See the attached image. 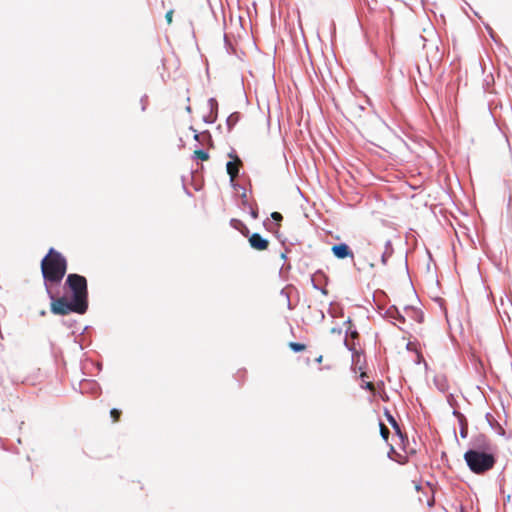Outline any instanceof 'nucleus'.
Segmentation results:
<instances>
[{
  "label": "nucleus",
  "mask_w": 512,
  "mask_h": 512,
  "mask_svg": "<svg viewBox=\"0 0 512 512\" xmlns=\"http://www.w3.org/2000/svg\"><path fill=\"white\" fill-rule=\"evenodd\" d=\"M498 447L483 433L473 435L463 455L468 469L475 475L491 471L498 462Z\"/></svg>",
  "instance_id": "1"
},
{
  "label": "nucleus",
  "mask_w": 512,
  "mask_h": 512,
  "mask_svg": "<svg viewBox=\"0 0 512 512\" xmlns=\"http://www.w3.org/2000/svg\"><path fill=\"white\" fill-rule=\"evenodd\" d=\"M67 269L68 262L66 257L54 247H50L40 261L44 288H56L58 290L66 276Z\"/></svg>",
  "instance_id": "2"
},
{
  "label": "nucleus",
  "mask_w": 512,
  "mask_h": 512,
  "mask_svg": "<svg viewBox=\"0 0 512 512\" xmlns=\"http://www.w3.org/2000/svg\"><path fill=\"white\" fill-rule=\"evenodd\" d=\"M63 289L71 295V299L88 311L89 291L87 278L78 273L66 275Z\"/></svg>",
  "instance_id": "3"
},
{
  "label": "nucleus",
  "mask_w": 512,
  "mask_h": 512,
  "mask_svg": "<svg viewBox=\"0 0 512 512\" xmlns=\"http://www.w3.org/2000/svg\"><path fill=\"white\" fill-rule=\"evenodd\" d=\"M48 299L50 300V312L58 316H66L71 313L84 315L87 310L81 307L73 299H67L65 296H57L59 289H45Z\"/></svg>",
  "instance_id": "4"
},
{
  "label": "nucleus",
  "mask_w": 512,
  "mask_h": 512,
  "mask_svg": "<svg viewBox=\"0 0 512 512\" xmlns=\"http://www.w3.org/2000/svg\"><path fill=\"white\" fill-rule=\"evenodd\" d=\"M311 285L313 289L321 292L322 295L327 296V285L329 283L328 275L322 270L318 269L311 275Z\"/></svg>",
  "instance_id": "5"
},
{
  "label": "nucleus",
  "mask_w": 512,
  "mask_h": 512,
  "mask_svg": "<svg viewBox=\"0 0 512 512\" xmlns=\"http://www.w3.org/2000/svg\"><path fill=\"white\" fill-rule=\"evenodd\" d=\"M343 345L351 353V371L354 373H356L357 370L362 371V367H357V365L360 362V358L365 355L364 350L357 349L356 347L358 344L354 342L351 343L347 338L343 339Z\"/></svg>",
  "instance_id": "6"
},
{
  "label": "nucleus",
  "mask_w": 512,
  "mask_h": 512,
  "mask_svg": "<svg viewBox=\"0 0 512 512\" xmlns=\"http://www.w3.org/2000/svg\"><path fill=\"white\" fill-rule=\"evenodd\" d=\"M343 345L351 353V371L354 373H356L357 370L362 371V367H357V365L360 362V358L365 355L364 350L357 349L356 347L358 344L354 342L351 343L347 338L343 339Z\"/></svg>",
  "instance_id": "7"
},
{
  "label": "nucleus",
  "mask_w": 512,
  "mask_h": 512,
  "mask_svg": "<svg viewBox=\"0 0 512 512\" xmlns=\"http://www.w3.org/2000/svg\"><path fill=\"white\" fill-rule=\"evenodd\" d=\"M245 237L248 239V243L251 249L255 251H265L268 249L270 241L269 239L263 237L258 232L246 234Z\"/></svg>",
  "instance_id": "8"
},
{
  "label": "nucleus",
  "mask_w": 512,
  "mask_h": 512,
  "mask_svg": "<svg viewBox=\"0 0 512 512\" xmlns=\"http://www.w3.org/2000/svg\"><path fill=\"white\" fill-rule=\"evenodd\" d=\"M79 392L81 394H90L94 398L100 396L102 389L96 380L82 379L79 382Z\"/></svg>",
  "instance_id": "9"
},
{
  "label": "nucleus",
  "mask_w": 512,
  "mask_h": 512,
  "mask_svg": "<svg viewBox=\"0 0 512 512\" xmlns=\"http://www.w3.org/2000/svg\"><path fill=\"white\" fill-rule=\"evenodd\" d=\"M333 256L338 260L351 258L354 260V252L346 242L335 243L331 247Z\"/></svg>",
  "instance_id": "10"
},
{
  "label": "nucleus",
  "mask_w": 512,
  "mask_h": 512,
  "mask_svg": "<svg viewBox=\"0 0 512 512\" xmlns=\"http://www.w3.org/2000/svg\"><path fill=\"white\" fill-rule=\"evenodd\" d=\"M383 414L387 422L393 428L395 434L399 437V439L402 442L406 441L408 439L407 435L401 431L398 422L396 421L395 417L392 415L391 411L387 407H384Z\"/></svg>",
  "instance_id": "11"
},
{
  "label": "nucleus",
  "mask_w": 512,
  "mask_h": 512,
  "mask_svg": "<svg viewBox=\"0 0 512 512\" xmlns=\"http://www.w3.org/2000/svg\"><path fill=\"white\" fill-rule=\"evenodd\" d=\"M404 311L409 314V316L416 321L417 323H423L424 322V312L413 305H406L404 307Z\"/></svg>",
  "instance_id": "12"
},
{
  "label": "nucleus",
  "mask_w": 512,
  "mask_h": 512,
  "mask_svg": "<svg viewBox=\"0 0 512 512\" xmlns=\"http://www.w3.org/2000/svg\"><path fill=\"white\" fill-rule=\"evenodd\" d=\"M389 316L390 318L400 322L405 323L406 318L405 316L400 312L399 308L396 305H391L383 314V317Z\"/></svg>",
  "instance_id": "13"
},
{
  "label": "nucleus",
  "mask_w": 512,
  "mask_h": 512,
  "mask_svg": "<svg viewBox=\"0 0 512 512\" xmlns=\"http://www.w3.org/2000/svg\"><path fill=\"white\" fill-rule=\"evenodd\" d=\"M485 419H486L487 423L489 424V426L491 427V429L494 430L499 436L505 435L504 428L501 426L500 423H498L494 419L493 415L490 412H487L485 414Z\"/></svg>",
  "instance_id": "14"
},
{
  "label": "nucleus",
  "mask_w": 512,
  "mask_h": 512,
  "mask_svg": "<svg viewBox=\"0 0 512 512\" xmlns=\"http://www.w3.org/2000/svg\"><path fill=\"white\" fill-rule=\"evenodd\" d=\"M283 220V216L280 212H272L270 218H266L263 221V226L267 231H271L272 224H279Z\"/></svg>",
  "instance_id": "15"
},
{
  "label": "nucleus",
  "mask_w": 512,
  "mask_h": 512,
  "mask_svg": "<svg viewBox=\"0 0 512 512\" xmlns=\"http://www.w3.org/2000/svg\"><path fill=\"white\" fill-rule=\"evenodd\" d=\"M433 382L436 388L442 393L447 392V390L449 389L448 380L444 374L435 375L433 378Z\"/></svg>",
  "instance_id": "16"
},
{
  "label": "nucleus",
  "mask_w": 512,
  "mask_h": 512,
  "mask_svg": "<svg viewBox=\"0 0 512 512\" xmlns=\"http://www.w3.org/2000/svg\"><path fill=\"white\" fill-rule=\"evenodd\" d=\"M229 225L239 231L241 233L242 236L245 237L246 234H249V228L247 227V225L240 219L238 218H231L230 221H229Z\"/></svg>",
  "instance_id": "17"
},
{
  "label": "nucleus",
  "mask_w": 512,
  "mask_h": 512,
  "mask_svg": "<svg viewBox=\"0 0 512 512\" xmlns=\"http://www.w3.org/2000/svg\"><path fill=\"white\" fill-rule=\"evenodd\" d=\"M394 248L390 239L384 243V252L381 254L380 261L383 265H387L389 258L393 255Z\"/></svg>",
  "instance_id": "18"
},
{
  "label": "nucleus",
  "mask_w": 512,
  "mask_h": 512,
  "mask_svg": "<svg viewBox=\"0 0 512 512\" xmlns=\"http://www.w3.org/2000/svg\"><path fill=\"white\" fill-rule=\"evenodd\" d=\"M345 338H347L351 343L359 344L360 334L356 325H349L345 330Z\"/></svg>",
  "instance_id": "19"
},
{
  "label": "nucleus",
  "mask_w": 512,
  "mask_h": 512,
  "mask_svg": "<svg viewBox=\"0 0 512 512\" xmlns=\"http://www.w3.org/2000/svg\"><path fill=\"white\" fill-rule=\"evenodd\" d=\"M242 118V114L238 111L232 112L227 118H226V128L227 131L230 133L233 128L236 126V124L240 121Z\"/></svg>",
  "instance_id": "20"
},
{
  "label": "nucleus",
  "mask_w": 512,
  "mask_h": 512,
  "mask_svg": "<svg viewBox=\"0 0 512 512\" xmlns=\"http://www.w3.org/2000/svg\"><path fill=\"white\" fill-rule=\"evenodd\" d=\"M460 437L466 439L468 437V420L465 415H461L458 421Z\"/></svg>",
  "instance_id": "21"
},
{
  "label": "nucleus",
  "mask_w": 512,
  "mask_h": 512,
  "mask_svg": "<svg viewBox=\"0 0 512 512\" xmlns=\"http://www.w3.org/2000/svg\"><path fill=\"white\" fill-rule=\"evenodd\" d=\"M209 158H210V154H209L208 150H206L204 148L195 150L192 155V159H194L196 161H207V160H209Z\"/></svg>",
  "instance_id": "22"
},
{
  "label": "nucleus",
  "mask_w": 512,
  "mask_h": 512,
  "mask_svg": "<svg viewBox=\"0 0 512 512\" xmlns=\"http://www.w3.org/2000/svg\"><path fill=\"white\" fill-rule=\"evenodd\" d=\"M243 165H236L233 162H226V173L228 176H237L240 173V170L242 169Z\"/></svg>",
  "instance_id": "23"
},
{
  "label": "nucleus",
  "mask_w": 512,
  "mask_h": 512,
  "mask_svg": "<svg viewBox=\"0 0 512 512\" xmlns=\"http://www.w3.org/2000/svg\"><path fill=\"white\" fill-rule=\"evenodd\" d=\"M252 203L249 202L248 200V197H247V190L246 189H243L241 191V193L239 194V207L243 210V211H246L247 210V207H250Z\"/></svg>",
  "instance_id": "24"
},
{
  "label": "nucleus",
  "mask_w": 512,
  "mask_h": 512,
  "mask_svg": "<svg viewBox=\"0 0 512 512\" xmlns=\"http://www.w3.org/2000/svg\"><path fill=\"white\" fill-rule=\"evenodd\" d=\"M201 142L202 144L208 147H214V141L212 138V134L209 130H204L201 132Z\"/></svg>",
  "instance_id": "25"
},
{
  "label": "nucleus",
  "mask_w": 512,
  "mask_h": 512,
  "mask_svg": "<svg viewBox=\"0 0 512 512\" xmlns=\"http://www.w3.org/2000/svg\"><path fill=\"white\" fill-rule=\"evenodd\" d=\"M289 349L294 353L303 352L306 349V344L301 342L290 341L288 343Z\"/></svg>",
  "instance_id": "26"
},
{
  "label": "nucleus",
  "mask_w": 512,
  "mask_h": 512,
  "mask_svg": "<svg viewBox=\"0 0 512 512\" xmlns=\"http://www.w3.org/2000/svg\"><path fill=\"white\" fill-rule=\"evenodd\" d=\"M210 114L218 117V101L215 97H210L207 101Z\"/></svg>",
  "instance_id": "27"
},
{
  "label": "nucleus",
  "mask_w": 512,
  "mask_h": 512,
  "mask_svg": "<svg viewBox=\"0 0 512 512\" xmlns=\"http://www.w3.org/2000/svg\"><path fill=\"white\" fill-rule=\"evenodd\" d=\"M227 156L229 157V162H233L236 165H243V160L238 155L236 150L234 148H231L230 151L227 153Z\"/></svg>",
  "instance_id": "28"
},
{
  "label": "nucleus",
  "mask_w": 512,
  "mask_h": 512,
  "mask_svg": "<svg viewBox=\"0 0 512 512\" xmlns=\"http://www.w3.org/2000/svg\"><path fill=\"white\" fill-rule=\"evenodd\" d=\"M247 210L251 218L255 220L259 218V207L255 201L250 205V207H247Z\"/></svg>",
  "instance_id": "29"
},
{
  "label": "nucleus",
  "mask_w": 512,
  "mask_h": 512,
  "mask_svg": "<svg viewBox=\"0 0 512 512\" xmlns=\"http://www.w3.org/2000/svg\"><path fill=\"white\" fill-rule=\"evenodd\" d=\"M224 47L228 54L234 55L236 54L235 46L227 39L226 33H224Z\"/></svg>",
  "instance_id": "30"
},
{
  "label": "nucleus",
  "mask_w": 512,
  "mask_h": 512,
  "mask_svg": "<svg viewBox=\"0 0 512 512\" xmlns=\"http://www.w3.org/2000/svg\"><path fill=\"white\" fill-rule=\"evenodd\" d=\"M235 177L234 175L232 176H229V185L232 189L236 190V191H242L243 189H245V187L238 183L237 181H235Z\"/></svg>",
  "instance_id": "31"
},
{
  "label": "nucleus",
  "mask_w": 512,
  "mask_h": 512,
  "mask_svg": "<svg viewBox=\"0 0 512 512\" xmlns=\"http://www.w3.org/2000/svg\"><path fill=\"white\" fill-rule=\"evenodd\" d=\"M110 417L112 419V422H118L120 420V417L122 415V411L118 408H112L110 410Z\"/></svg>",
  "instance_id": "32"
},
{
  "label": "nucleus",
  "mask_w": 512,
  "mask_h": 512,
  "mask_svg": "<svg viewBox=\"0 0 512 512\" xmlns=\"http://www.w3.org/2000/svg\"><path fill=\"white\" fill-rule=\"evenodd\" d=\"M247 375V370L245 368H241L237 371L235 378L240 383V385L244 382Z\"/></svg>",
  "instance_id": "33"
},
{
  "label": "nucleus",
  "mask_w": 512,
  "mask_h": 512,
  "mask_svg": "<svg viewBox=\"0 0 512 512\" xmlns=\"http://www.w3.org/2000/svg\"><path fill=\"white\" fill-rule=\"evenodd\" d=\"M379 427H380L381 437L387 442L388 441L389 430L385 427V425L381 421L379 422Z\"/></svg>",
  "instance_id": "34"
},
{
  "label": "nucleus",
  "mask_w": 512,
  "mask_h": 512,
  "mask_svg": "<svg viewBox=\"0 0 512 512\" xmlns=\"http://www.w3.org/2000/svg\"><path fill=\"white\" fill-rule=\"evenodd\" d=\"M147 103H148V95L144 94L140 98V105H141L142 112H145L147 110Z\"/></svg>",
  "instance_id": "35"
},
{
  "label": "nucleus",
  "mask_w": 512,
  "mask_h": 512,
  "mask_svg": "<svg viewBox=\"0 0 512 512\" xmlns=\"http://www.w3.org/2000/svg\"><path fill=\"white\" fill-rule=\"evenodd\" d=\"M217 120L216 116H213L212 114L204 115L202 117V121L206 124H213Z\"/></svg>",
  "instance_id": "36"
},
{
  "label": "nucleus",
  "mask_w": 512,
  "mask_h": 512,
  "mask_svg": "<svg viewBox=\"0 0 512 512\" xmlns=\"http://www.w3.org/2000/svg\"><path fill=\"white\" fill-rule=\"evenodd\" d=\"M492 41L499 47V49L501 50H508L507 46H505L500 37L498 35L494 36V39H492Z\"/></svg>",
  "instance_id": "37"
},
{
  "label": "nucleus",
  "mask_w": 512,
  "mask_h": 512,
  "mask_svg": "<svg viewBox=\"0 0 512 512\" xmlns=\"http://www.w3.org/2000/svg\"><path fill=\"white\" fill-rule=\"evenodd\" d=\"M280 295L286 297V299H287V307H288L289 310H291L292 309V305H291L290 297H289V294L286 292L285 288L281 289Z\"/></svg>",
  "instance_id": "38"
},
{
  "label": "nucleus",
  "mask_w": 512,
  "mask_h": 512,
  "mask_svg": "<svg viewBox=\"0 0 512 512\" xmlns=\"http://www.w3.org/2000/svg\"><path fill=\"white\" fill-rule=\"evenodd\" d=\"M62 324L67 326L68 328H74L77 325V321L74 319L62 320Z\"/></svg>",
  "instance_id": "39"
},
{
  "label": "nucleus",
  "mask_w": 512,
  "mask_h": 512,
  "mask_svg": "<svg viewBox=\"0 0 512 512\" xmlns=\"http://www.w3.org/2000/svg\"><path fill=\"white\" fill-rule=\"evenodd\" d=\"M483 24H484V27H485L487 33L489 34L490 38L494 39V36L497 35L495 33V31L492 29V27L488 23H483Z\"/></svg>",
  "instance_id": "40"
},
{
  "label": "nucleus",
  "mask_w": 512,
  "mask_h": 512,
  "mask_svg": "<svg viewBox=\"0 0 512 512\" xmlns=\"http://www.w3.org/2000/svg\"><path fill=\"white\" fill-rule=\"evenodd\" d=\"M447 402L448 404L451 406V407H455L457 405V401L456 399L454 398V395L453 394H449L447 396Z\"/></svg>",
  "instance_id": "41"
},
{
  "label": "nucleus",
  "mask_w": 512,
  "mask_h": 512,
  "mask_svg": "<svg viewBox=\"0 0 512 512\" xmlns=\"http://www.w3.org/2000/svg\"><path fill=\"white\" fill-rule=\"evenodd\" d=\"M181 179H182V186H183V191H184V193H185L188 197H193L192 192H191V191L186 187V185H185V177H184V176H182V177H181Z\"/></svg>",
  "instance_id": "42"
},
{
  "label": "nucleus",
  "mask_w": 512,
  "mask_h": 512,
  "mask_svg": "<svg viewBox=\"0 0 512 512\" xmlns=\"http://www.w3.org/2000/svg\"><path fill=\"white\" fill-rule=\"evenodd\" d=\"M173 13H174V11L171 9V10L167 11L165 14V20L168 24L172 23Z\"/></svg>",
  "instance_id": "43"
},
{
  "label": "nucleus",
  "mask_w": 512,
  "mask_h": 512,
  "mask_svg": "<svg viewBox=\"0 0 512 512\" xmlns=\"http://www.w3.org/2000/svg\"><path fill=\"white\" fill-rule=\"evenodd\" d=\"M360 386L365 391H371L372 390V383L371 382L363 381Z\"/></svg>",
  "instance_id": "44"
},
{
  "label": "nucleus",
  "mask_w": 512,
  "mask_h": 512,
  "mask_svg": "<svg viewBox=\"0 0 512 512\" xmlns=\"http://www.w3.org/2000/svg\"><path fill=\"white\" fill-rule=\"evenodd\" d=\"M290 252V248L285 246L284 247V251L280 253V258L283 260V261H287V254Z\"/></svg>",
  "instance_id": "45"
},
{
  "label": "nucleus",
  "mask_w": 512,
  "mask_h": 512,
  "mask_svg": "<svg viewBox=\"0 0 512 512\" xmlns=\"http://www.w3.org/2000/svg\"><path fill=\"white\" fill-rule=\"evenodd\" d=\"M275 236L276 238L280 241V243L285 247V243L287 241V238L284 237L282 234H280L279 232H276L275 233Z\"/></svg>",
  "instance_id": "46"
},
{
  "label": "nucleus",
  "mask_w": 512,
  "mask_h": 512,
  "mask_svg": "<svg viewBox=\"0 0 512 512\" xmlns=\"http://www.w3.org/2000/svg\"><path fill=\"white\" fill-rule=\"evenodd\" d=\"M330 333H331V334L341 335V334H342V328H341V327H339V326L332 327V328L330 329Z\"/></svg>",
  "instance_id": "47"
},
{
  "label": "nucleus",
  "mask_w": 512,
  "mask_h": 512,
  "mask_svg": "<svg viewBox=\"0 0 512 512\" xmlns=\"http://www.w3.org/2000/svg\"><path fill=\"white\" fill-rule=\"evenodd\" d=\"M452 415H453L454 417H456V418H457V421H459V419L461 418V415H464V414H463V413H461L459 410H457V409L454 407V409H453V411H452Z\"/></svg>",
  "instance_id": "48"
},
{
  "label": "nucleus",
  "mask_w": 512,
  "mask_h": 512,
  "mask_svg": "<svg viewBox=\"0 0 512 512\" xmlns=\"http://www.w3.org/2000/svg\"><path fill=\"white\" fill-rule=\"evenodd\" d=\"M488 77H491V79L493 80V76L492 75H489ZM488 77L484 80V84H483V88L485 91H488V87L490 85V81L488 80Z\"/></svg>",
  "instance_id": "49"
},
{
  "label": "nucleus",
  "mask_w": 512,
  "mask_h": 512,
  "mask_svg": "<svg viewBox=\"0 0 512 512\" xmlns=\"http://www.w3.org/2000/svg\"><path fill=\"white\" fill-rule=\"evenodd\" d=\"M393 452H395V448H394L392 445H390V450H389V451H388V453H387V457H388L389 459H391V460H393V458H392V456H391Z\"/></svg>",
  "instance_id": "50"
},
{
  "label": "nucleus",
  "mask_w": 512,
  "mask_h": 512,
  "mask_svg": "<svg viewBox=\"0 0 512 512\" xmlns=\"http://www.w3.org/2000/svg\"><path fill=\"white\" fill-rule=\"evenodd\" d=\"M346 327H348L349 325H355L352 321V319L350 317H348L344 323H343Z\"/></svg>",
  "instance_id": "51"
},
{
  "label": "nucleus",
  "mask_w": 512,
  "mask_h": 512,
  "mask_svg": "<svg viewBox=\"0 0 512 512\" xmlns=\"http://www.w3.org/2000/svg\"><path fill=\"white\" fill-rule=\"evenodd\" d=\"M95 368L97 369L98 372H101L103 369V364L101 362H97L95 363Z\"/></svg>",
  "instance_id": "52"
},
{
  "label": "nucleus",
  "mask_w": 512,
  "mask_h": 512,
  "mask_svg": "<svg viewBox=\"0 0 512 512\" xmlns=\"http://www.w3.org/2000/svg\"><path fill=\"white\" fill-rule=\"evenodd\" d=\"M200 137H201V132L195 133V135L193 134V139L197 142L201 141Z\"/></svg>",
  "instance_id": "53"
},
{
  "label": "nucleus",
  "mask_w": 512,
  "mask_h": 512,
  "mask_svg": "<svg viewBox=\"0 0 512 512\" xmlns=\"http://www.w3.org/2000/svg\"><path fill=\"white\" fill-rule=\"evenodd\" d=\"M374 294H379L387 297V294L384 290H377ZM373 299H375V295H373Z\"/></svg>",
  "instance_id": "54"
},
{
  "label": "nucleus",
  "mask_w": 512,
  "mask_h": 512,
  "mask_svg": "<svg viewBox=\"0 0 512 512\" xmlns=\"http://www.w3.org/2000/svg\"><path fill=\"white\" fill-rule=\"evenodd\" d=\"M456 512H466V511H465V507H464V505H463V504H460V505L457 507Z\"/></svg>",
  "instance_id": "55"
},
{
  "label": "nucleus",
  "mask_w": 512,
  "mask_h": 512,
  "mask_svg": "<svg viewBox=\"0 0 512 512\" xmlns=\"http://www.w3.org/2000/svg\"><path fill=\"white\" fill-rule=\"evenodd\" d=\"M423 361H424V360L422 359V357H421V356H418V357H417V359L415 360V364H416V365H419V364H421Z\"/></svg>",
  "instance_id": "56"
},
{
  "label": "nucleus",
  "mask_w": 512,
  "mask_h": 512,
  "mask_svg": "<svg viewBox=\"0 0 512 512\" xmlns=\"http://www.w3.org/2000/svg\"><path fill=\"white\" fill-rule=\"evenodd\" d=\"M319 317H320L321 321H323L325 319V314L322 310H319Z\"/></svg>",
  "instance_id": "57"
},
{
  "label": "nucleus",
  "mask_w": 512,
  "mask_h": 512,
  "mask_svg": "<svg viewBox=\"0 0 512 512\" xmlns=\"http://www.w3.org/2000/svg\"><path fill=\"white\" fill-rule=\"evenodd\" d=\"M323 360V356L322 355H319L316 359H315V362L316 363H321Z\"/></svg>",
  "instance_id": "58"
},
{
  "label": "nucleus",
  "mask_w": 512,
  "mask_h": 512,
  "mask_svg": "<svg viewBox=\"0 0 512 512\" xmlns=\"http://www.w3.org/2000/svg\"><path fill=\"white\" fill-rule=\"evenodd\" d=\"M74 342L79 344V349L80 350L84 349V346L82 345V343L78 342L77 338L74 339Z\"/></svg>",
  "instance_id": "59"
},
{
  "label": "nucleus",
  "mask_w": 512,
  "mask_h": 512,
  "mask_svg": "<svg viewBox=\"0 0 512 512\" xmlns=\"http://www.w3.org/2000/svg\"><path fill=\"white\" fill-rule=\"evenodd\" d=\"M189 130H190L191 132H193V134H194V135H195V133H198V130H196V129L194 128V126H192V125L189 127Z\"/></svg>",
  "instance_id": "60"
},
{
  "label": "nucleus",
  "mask_w": 512,
  "mask_h": 512,
  "mask_svg": "<svg viewBox=\"0 0 512 512\" xmlns=\"http://www.w3.org/2000/svg\"><path fill=\"white\" fill-rule=\"evenodd\" d=\"M89 328H90V326H85V327L83 328V330L79 333V335L84 334L86 331H88V329H89Z\"/></svg>",
  "instance_id": "61"
},
{
  "label": "nucleus",
  "mask_w": 512,
  "mask_h": 512,
  "mask_svg": "<svg viewBox=\"0 0 512 512\" xmlns=\"http://www.w3.org/2000/svg\"><path fill=\"white\" fill-rule=\"evenodd\" d=\"M511 203H512V197H511V195H510V196H509V198H508V202H507V208H508V209L510 208Z\"/></svg>",
  "instance_id": "62"
},
{
  "label": "nucleus",
  "mask_w": 512,
  "mask_h": 512,
  "mask_svg": "<svg viewBox=\"0 0 512 512\" xmlns=\"http://www.w3.org/2000/svg\"><path fill=\"white\" fill-rule=\"evenodd\" d=\"M406 350H407V351H412V349H411V343H410V342H408V343L406 344Z\"/></svg>",
  "instance_id": "63"
},
{
  "label": "nucleus",
  "mask_w": 512,
  "mask_h": 512,
  "mask_svg": "<svg viewBox=\"0 0 512 512\" xmlns=\"http://www.w3.org/2000/svg\"><path fill=\"white\" fill-rule=\"evenodd\" d=\"M185 110L188 112V113H191L192 112V108L190 105H187Z\"/></svg>",
  "instance_id": "64"
}]
</instances>
